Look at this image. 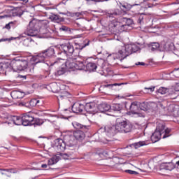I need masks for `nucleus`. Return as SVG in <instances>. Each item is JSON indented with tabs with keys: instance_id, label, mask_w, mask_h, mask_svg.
<instances>
[{
	"instance_id": "55",
	"label": "nucleus",
	"mask_w": 179,
	"mask_h": 179,
	"mask_svg": "<svg viewBox=\"0 0 179 179\" xmlns=\"http://www.w3.org/2000/svg\"><path fill=\"white\" fill-rule=\"evenodd\" d=\"M52 86H53L54 87H57V83L52 84Z\"/></svg>"
},
{
	"instance_id": "7",
	"label": "nucleus",
	"mask_w": 179,
	"mask_h": 179,
	"mask_svg": "<svg viewBox=\"0 0 179 179\" xmlns=\"http://www.w3.org/2000/svg\"><path fill=\"white\" fill-rule=\"evenodd\" d=\"M164 128V123H158L155 131L151 136V141L153 143L159 142L162 138L163 129Z\"/></svg>"
},
{
	"instance_id": "23",
	"label": "nucleus",
	"mask_w": 179,
	"mask_h": 179,
	"mask_svg": "<svg viewBox=\"0 0 179 179\" xmlns=\"http://www.w3.org/2000/svg\"><path fill=\"white\" fill-rule=\"evenodd\" d=\"M72 125L75 129H83V131H87L89 129V126H84L78 122H73Z\"/></svg>"
},
{
	"instance_id": "27",
	"label": "nucleus",
	"mask_w": 179,
	"mask_h": 179,
	"mask_svg": "<svg viewBox=\"0 0 179 179\" xmlns=\"http://www.w3.org/2000/svg\"><path fill=\"white\" fill-rule=\"evenodd\" d=\"M138 106L140 109L143 110V111H148V110H149V107H150V106L149 105V103L148 102H142V103L138 102Z\"/></svg>"
},
{
	"instance_id": "29",
	"label": "nucleus",
	"mask_w": 179,
	"mask_h": 179,
	"mask_svg": "<svg viewBox=\"0 0 179 179\" xmlns=\"http://www.w3.org/2000/svg\"><path fill=\"white\" fill-rule=\"evenodd\" d=\"M29 104L30 107H36V106H41V103H40V100L37 99H32L29 101Z\"/></svg>"
},
{
	"instance_id": "30",
	"label": "nucleus",
	"mask_w": 179,
	"mask_h": 179,
	"mask_svg": "<svg viewBox=\"0 0 179 179\" xmlns=\"http://www.w3.org/2000/svg\"><path fill=\"white\" fill-rule=\"evenodd\" d=\"M10 64L8 62L5 63V62H0V73L1 72H5L6 69H8L10 66Z\"/></svg>"
},
{
	"instance_id": "3",
	"label": "nucleus",
	"mask_w": 179,
	"mask_h": 179,
	"mask_svg": "<svg viewBox=\"0 0 179 179\" xmlns=\"http://www.w3.org/2000/svg\"><path fill=\"white\" fill-rule=\"evenodd\" d=\"M78 57H73V56L69 57L64 65L66 66V69H67V71H82V69H85V64L83 62L78 60Z\"/></svg>"
},
{
	"instance_id": "46",
	"label": "nucleus",
	"mask_w": 179,
	"mask_h": 179,
	"mask_svg": "<svg viewBox=\"0 0 179 179\" xmlns=\"http://www.w3.org/2000/svg\"><path fill=\"white\" fill-rule=\"evenodd\" d=\"M125 173H128L129 174H131V175H134V176H136V174H138L137 171H132V170H126Z\"/></svg>"
},
{
	"instance_id": "39",
	"label": "nucleus",
	"mask_w": 179,
	"mask_h": 179,
	"mask_svg": "<svg viewBox=\"0 0 179 179\" xmlns=\"http://www.w3.org/2000/svg\"><path fill=\"white\" fill-rule=\"evenodd\" d=\"M38 34V31H37V29H34V31L33 29H29L28 32L29 36H30L31 37H36Z\"/></svg>"
},
{
	"instance_id": "22",
	"label": "nucleus",
	"mask_w": 179,
	"mask_h": 179,
	"mask_svg": "<svg viewBox=\"0 0 179 179\" xmlns=\"http://www.w3.org/2000/svg\"><path fill=\"white\" fill-rule=\"evenodd\" d=\"M98 109L101 113H106V111H110V110H111V106L106 103H103L99 105Z\"/></svg>"
},
{
	"instance_id": "18",
	"label": "nucleus",
	"mask_w": 179,
	"mask_h": 179,
	"mask_svg": "<svg viewBox=\"0 0 179 179\" xmlns=\"http://www.w3.org/2000/svg\"><path fill=\"white\" fill-rule=\"evenodd\" d=\"M73 137L76 141H79L80 142L85 139V135L83 131L78 130L73 132Z\"/></svg>"
},
{
	"instance_id": "33",
	"label": "nucleus",
	"mask_w": 179,
	"mask_h": 179,
	"mask_svg": "<svg viewBox=\"0 0 179 179\" xmlns=\"http://www.w3.org/2000/svg\"><path fill=\"white\" fill-rule=\"evenodd\" d=\"M59 161V158H58L57 156H55L48 160V165L52 166L54 164H56V163H58Z\"/></svg>"
},
{
	"instance_id": "37",
	"label": "nucleus",
	"mask_w": 179,
	"mask_h": 179,
	"mask_svg": "<svg viewBox=\"0 0 179 179\" xmlns=\"http://www.w3.org/2000/svg\"><path fill=\"white\" fill-rule=\"evenodd\" d=\"M66 70H68L66 66H62V67L57 71V75H59V76L64 75V73L66 72Z\"/></svg>"
},
{
	"instance_id": "41",
	"label": "nucleus",
	"mask_w": 179,
	"mask_h": 179,
	"mask_svg": "<svg viewBox=\"0 0 179 179\" xmlns=\"http://www.w3.org/2000/svg\"><path fill=\"white\" fill-rule=\"evenodd\" d=\"M145 141H139L134 144V148L136 149H138V148H141V146H145Z\"/></svg>"
},
{
	"instance_id": "11",
	"label": "nucleus",
	"mask_w": 179,
	"mask_h": 179,
	"mask_svg": "<svg viewBox=\"0 0 179 179\" xmlns=\"http://www.w3.org/2000/svg\"><path fill=\"white\" fill-rule=\"evenodd\" d=\"M13 68L17 69V71H23V69H26L27 68V62H13L12 63Z\"/></svg>"
},
{
	"instance_id": "8",
	"label": "nucleus",
	"mask_w": 179,
	"mask_h": 179,
	"mask_svg": "<svg viewBox=\"0 0 179 179\" xmlns=\"http://www.w3.org/2000/svg\"><path fill=\"white\" fill-rule=\"evenodd\" d=\"M105 132L108 136H115L116 134H118V130L117 129V122L115 125H106L104 128Z\"/></svg>"
},
{
	"instance_id": "45",
	"label": "nucleus",
	"mask_w": 179,
	"mask_h": 179,
	"mask_svg": "<svg viewBox=\"0 0 179 179\" xmlns=\"http://www.w3.org/2000/svg\"><path fill=\"white\" fill-rule=\"evenodd\" d=\"M23 45H24L25 47H29V45H30V39H24L23 41Z\"/></svg>"
},
{
	"instance_id": "57",
	"label": "nucleus",
	"mask_w": 179,
	"mask_h": 179,
	"mask_svg": "<svg viewBox=\"0 0 179 179\" xmlns=\"http://www.w3.org/2000/svg\"><path fill=\"white\" fill-rule=\"evenodd\" d=\"M176 164H177V166H179V160L176 162Z\"/></svg>"
},
{
	"instance_id": "54",
	"label": "nucleus",
	"mask_w": 179,
	"mask_h": 179,
	"mask_svg": "<svg viewBox=\"0 0 179 179\" xmlns=\"http://www.w3.org/2000/svg\"><path fill=\"white\" fill-rule=\"evenodd\" d=\"M41 167L42 169H47V164H42Z\"/></svg>"
},
{
	"instance_id": "43",
	"label": "nucleus",
	"mask_w": 179,
	"mask_h": 179,
	"mask_svg": "<svg viewBox=\"0 0 179 179\" xmlns=\"http://www.w3.org/2000/svg\"><path fill=\"white\" fill-rule=\"evenodd\" d=\"M176 91L174 90V87H172L171 88H168V92L166 94H169V96H173V94H176Z\"/></svg>"
},
{
	"instance_id": "2",
	"label": "nucleus",
	"mask_w": 179,
	"mask_h": 179,
	"mask_svg": "<svg viewBox=\"0 0 179 179\" xmlns=\"http://www.w3.org/2000/svg\"><path fill=\"white\" fill-rule=\"evenodd\" d=\"M76 47L74 48L71 43H67L65 45H62L60 48V52L57 54L61 55V54H64V55H73V57H79V52L81 50H83L85 47L89 45V43L84 45H80L79 43H75Z\"/></svg>"
},
{
	"instance_id": "32",
	"label": "nucleus",
	"mask_w": 179,
	"mask_h": 179,
	"mask_svg": "<svg viewBox=\"0 0 179 179\" xmlns=\"http://www.w3.org/2000/svg\"><path fill=\"white\" fill-rule=\"evenodd\" d=\"M1 174L4 176H9V174L12 173H15V169H0Z\"/></svg>"
},
{
	"instance_id": "60",
	"label": "nucleus",
	"mask_w": 179,
	"mask_h": 179,
	"mask_svg": "<svg viewBox=\"0 0 179 179\" xmlns=\"http://www.w3.org/2000/svg\"><path fill=\"white\" fill-rule=\"evenodd\" d=\"M145 1H149V0H145Z\"/></svg>"
},
{
	"instance_id": "50",
	"label": "nucleus",
	"mask_w": 179,
	"mask_h": 179,
	"mask_svg": "<svg viewBox=\"0 0 179 179\" xmlns=\"http://www.w3.org/2000/svg\"><path fill=\"white\" fill-rule=\"evenodd\" d=\"M169 45H170V44L169 43H166L164 45V48H165V50H166V51H169V50H170V48H167V47H169Z\"/></svg>"
},
{
	"instance_id": "31",
	"label": "nucleus",
	"mask_w": 179,
	"mask_h": 179,
	"mask_svg": "<svg viewBox=\"0 0 179 179\" xmlns=\"http://www.w3.org/2000/svg\"><path fill=\"white\" fill-rule=\"evenodd\" d=\"M110 108H112L113 111H121V110L123 108V106L121 103H113Z\"/></svg>"
},
{
	"instance_id": "5",
	"label": "nucleus",
	"mask_w": 179,
	"mask_h": 179,
	"mask_svg": "<svg viewBox=\"0 0 179 179\" xmlns=\"http://www.w3.org/2000/svg\"><path fill=\"white\" fill-rule=\"evenodd\" d=\"M116 128L119 132L122 134H129V132L132 131V124L129 122L128 120H124L121 118H118L116 120Z\"/></svg>"
},
{
	"instance_id": "28",
	"label": "nucleus",
	"mask_w": 179,
	"mask_h": 179,
	"mask_svg": "<svg viewBox=\"0 0 179 179\" xmlns=\"http://www.w3.org/2000/svg\"><path fill=\"white\" fill-rule=\"evenodd\" d=\"M171 131V129H166V125L164 124V129L163 131H162V134L163 135V139H166V138H169L170 136V132Z\"/></svg>"
},
{
	"instance_id": "35",
	"label": "nucleus",
	"mask_w": 179,
	"mask_h": 179,
	"mask_svg": "<svg viewBox=\"0 0 179 179\" xmlns=\"http://www.w3.org/2000/svg\"><path fill=\"white\" fill-rule=\"evenodd\" d=\"M169 92V88H166L164 87H160L157 90V94H167V92Z\"/></svg>"
},
{
	"instance_id": "14",
	"label": "nucleus",
	"mask_w": 179,
	"mask_h": 179,
	"mask_svg": "<svg viewBox=\"0 0 179 179\" xmlns=\"http://www.w3.org/2000/svg\"><path fill=\"white\" fill-rule=\"evenodd\" d=\"M174 169H176V164L173 162L162 163L159 166V170H169V171H171L172 170H174Z\"/></svg>"
},
{
	"instance_id": "53",
	"label": "nucleus",
	"mask_w": 179,
	"mask_h": 179,
	"mask_svg": "<svg viewBox=\"0 0 179 179\" xmlns=\"http://www.w3.org/2000/svg\"><path fill=\"white\" fill-rule=\"evenodd\" d=\"M7 17H8V15H0V20L1 19H5Z\"/></svg>"
},
{
	"instance_id": "47",
	"label": "nucleus",
	"mask_w": 179,
	"mask_h": 179,
	"mask_svg": "<svg viewBox=\"0 0 179 179\" xmlns=\"http://www.w3.org/2000/svg\"><path fill=\"white\" fill-rule=\"evenodd\" d=\"M173 87L175 92H179V83H177ZM178 96H179V94Z\"/></svg>"
},
{
	"instance_id": "16",
	"label": "nucleus",
	"mask_w": 179,
	"mask_h": 179,
	"mask_svg": "<svg viewBox=\"0 0 179 179\" xmlns=\"http://www.w3.org/2000/svg\"><path fill=\"white\" fill-rule=\"evenodd\" d=\"M114 86H120V84L115 83V84L102 85L99 87V92H101V93H107V92H108V89H113Z\"/></svg>"
},
{
	"instance_id": "19",
	"label": "nucleus",
	"mask_w": 179,
	"mask_h": 179,
	"mask_svg": "<svg viewBox=\"0 0 179 179\" xmlns=\"http://www.w3.org/2000/svg\"><path fill=\"white\" fill-rule=\"evenodd\" d=\"M10 96L14 100L23 99L24 97V92H22L20 91H13L10 93Z\"/></svg>"
},
{
	"instance_id": "20",
	"label": "nucleus",
	"mask_w": 179,
	"mask_h": 179,
	"mask_svg": "<svg viewBox=\"0 0 179 179\" xmlns=\"http://www.w3.org/2000/svg\"><path fill=\"white\" fill-rule=\"evenodd\" d=\"M73 153H75V150H72V152H68L66 154L62 152H59L57 154L59 156H61L62 159H75V156H73Z\"/></svg>"
},
{
	"instance_id": "42",
	"label": "nucleus",
	"mask_w": 179,
	"mask_h": 179,
	"mask_svg": "<svg viewBox=\"0 0 179 179\" xmlns=\"http://www.w3.org/2000/svg\"><path fill=\"white\" fill-rule=\"evenodd\" d=\"M50 19H51L52 22H59V16L57 15H50Z\"/></svg>"
},
{
	"instance_id": "1",
	"label": "nucleus",
	"mask_w": 179,
	"mask_h": 179,
	"mask_svg": "<svg viewBox=\"0 0 179 179\" xmlns=\"http://www.w3.org/2000/svg\"><path fill=\"white\" fill-rule=\"evenodd\" d=\"M73 136L71 133H67L64 136V140L61 138H57L55 140V149L57 152V155L65 152L66 149V145L69 148H72L71 150H75L76 145L73 143Z\"/></svg>"
},
{
	"instance_id": "25",
	"label": "nucleus",
	"mask_w": 179,
	"mask_h": 179,
	"mask_svg": "<svg viewBox=\"0 0 179 179\" xmlns=\"http://www.w3.org/2000/svg\"><path fill=\"white\" fill-rule=\"evenodd\" d=\"M12 121L15 125H23V118L22 116H13L12 117Z\"/></svg>"
},
{
	"instance_id": "10",
	"label": "nucleus",
	"mask_w": 179,
	"mask_h": 179,
	"mask_svg": "<svg viewBox=\"0 0 179 179\" xmlns=\"http://www.w3.org/2000/svg\"><path fill=\"white\" fill-rule=\"evenodd\" d=\"M71 110L73 113H75L76 114H79L80 113L85 114V105L79 102H76L72 106Z\"/></svg>"
},
{
	"instance_id": "36",
	"label": "nucleus",
	"mask_w": 179,
	"mask_h": 179,
	"mask_svg": "<svg viewBox=\"0 0 179 179\" xmlns=\"http://www.w3.org/2000/svg\"><path fill=\"white\" fill-rule=\"evenodd\" d=\"M13 16H22L23 15V11L20 8H17L15 10H13L12 11Z\"/></svg>"
},
{
	"instance_id": "59",
	"label": "nucleus",
	"mask_w": 179,
	"mask_h": 179,
	"mask_svg": "<svg viewBox=\"0 0 179 179\" xmlns=\"http://www.w3.org/2000/svg\"><path fill=\"white\" fill-rule=\"evenodd\" d=\"M176 97H177V96L173 97L172 99H176Z\"/></svg>"
},
{
	"instance_id": "51",
	"label": "nucleus",
	"mask_w": 179,
	"mask_h": 179,
	"mask_svg": "<svg viewBox=\"0 0 179 179\" xmlns=\"http://www.w3.org/2000/svg\"><path fill=\"white\" fill-rule=\"evenodd\" d=\"M136 65H141L143 66L146 65V64H145L144 62H138L136 63Z\"/></svg>"
},
{
	"instance_id": "61",
	"label": "nucleus",
	"mask_w": 179,
	"mask_h": 179,
	"mask_svg": "<svg viewBox=\"0 0 179 179\" xmlns=\"http://www.w3.org/2000/svg\"><path fill=\"white\" fill-rule=\"evenodd\" d=\"M154 1H156V0H154Z\"/></svg>"
},
{
	"instance_id": "12",
	"label": "nucleus",
	"mask_w": 179,
	"mask_h": 179,
	"mask_svg": "<svg viewBox=\"0 0 179 179\" xmlns=\"http://www.w3.org/2000/svg\"><path fill=\"white\" fill-rule=\"evenodd\" d=\"M85 113H90V114H93L96 113V103L94 102H90L84 106Z\"/></svg>"
},
{
	"instance_id": "34",
	"label": "nucleus",
	"mask_w": 179,
	"mask_h": 179,
	"mask_svg": "<svg viewBox=\"0 0 179 179\" xmlns=\"http://www.w3.org/2000/svg\"><path fill=\"white\" fill-rule=\"evenodd\" d=\"M160 47V44L159 43H152L149 45V48L151 51H156V50H159Z\"/></svg>"
},
{
	"instance_id": "9",
	"label": "nucleus",
	"mask_w": 179,
	"mask_h": 179,
	"mask_svg": "<svg viewBox=\"0 0 179 179\" xmlns=\"http://www.w3.org/2000/svg\"><path fill=\"white\" fill-rule=\"evenodd\" d=\"M33 113H24L22 115V122L24 127H27L28 125H31V122L34 121V117L32 115Z\"/></svg>"
},
{
	"instance_id": "15",
	"label": "nucleus",
	"mask_w": 179,
	"mask_h": 179,
	"mask_svg": "<svg viewBox=\"0 0 179 179\" xmlns=\"http://www.w3.org/2000/svg\"><path fill=\"white\" fill-rule=\"evenodd\" d=\"M70 96H71V94H69V92H68V91L61 90L59 93V95L57 96V100H58V101L68 100V99H69Z\"/></svg>"
},
{
	"instance_id": "56",
	"label": "nucleus",
	"mask_w": 179,
	"mask_h": 179,
	"mask_svg": "<svg viewBox=\"0 0 179 179\" xmlns=\"http://www.w3.org/2000/svg\"><path fill=\"white\" fill-rule=\"evenodd\" d=\"M62 30H64V31L66 30V27H63Z\"/></svg>"
},
{
	"instance_id": "21",
	"label": "nucleus",
	"mask_w": 179,
	"mask_h": 179,
	"mask_svg": "<svg viewBox=\"0 0 179 179\" xmlns=\"http://www.w3.org/2000/svg\"><path fill=\"white\" fill-rule=\"evenodd\" d=\"M129 110L133 114H136V113H138V110H139V102L138 101L131 102L129 107Z\"/></svg>"
},
{
	"instance_id": "38",
	"label": "nucleus",
	"mask_w": 179,
	"mask_h": 179,
	"mask_svg": "<svg viewBox=\"0 0 179 179\" xmlns=\"http://www.w3.org/2000/svg\"><path fill=\"white\" fill-rule=\"evenodd\" d=\"M16 24V21L10 22L8 24H6L4 27V29H6L7 30H10L11 27H15V25Z\"/></svg>"
},
{
	"instance_id": "44",
	"label": "nucleus",
	"mask_w": 179,
	"mask_h": 179,
	"mask_svg": "<svg viewBox=\"0 0 179 179\" xmlns=\"http://www.w3.org/2000/svg\"><path fill=\"white\" fill-rule=\"evenodd\" d=\"M68 15L69 16H71L72 17H73L74 16H77L79 17L80 16V13H71V12H68Z\"/></svg>"
},
{
	"instance_id": "17",
	"label": "nucleus",
	"mask_w": 179,
	"mask_h": 179,
	"mask_svg": "<svg viewBox=\"0 0 179 179\" xmlns=\"http://www.w3.org/2000/svg\"><path fill=\"white\" fill-rule=\"evenodd\" d=\"M45 58H51L55 55V49L52 47H49L48 49L42 51Z\"/></svg>"
},
{
	"instance_id": "4",
	"label": "nucleus",
	"mask_w": 179,
	"mask_h": 179,
	"mask_svg": "<svg viewBox=\"0 0 179 179\" xmlns=\"http://www.w3.org/2000/svg\"><path fill=\"white\" fill-rule=\"evenodd\" d=\"M139 50V48L136 45H126L122 47V49L118 51L119 58L120 61L125 59L127 57L131 55L133 52H136Z\"/></svg>"
},
{
	"instance_id": "24",
	"label": "nucleus",
	"mask_w": 179,
	"mask_h": 179,
	"mask_svg": "<svg viewBox=\"0 0 179 179\" xmlns=\"http://www.w3.org/2000/svg\"><path fill=\"white\" fill-rule=\"evenodd\" d=\"M65 59L62 58L57 59L54 62L50 63V66H64V64H65Z\"/></svg>"
},
{
	"instance_id": "26",
	"label": "nucleus",
	"mask_w": 179,
	"mask_h": 179,
	"mask_svg": "<svg viewBox=\"0 0 179 179\" xmlns=\"http://www.w3.org/2000/svg\"><path fill=\"white\" fill-rule=\"evenodd\" d=\"M86 69L89 72H94L97 69V64L96 63L90 62L86 65Z\"/></svg>"
},
{
	"instance_id": "6",
	"label": "nucleus",
	"mask_w": 179,
	"mask_h": 179,
	"mask_svg": "<svg viewBox=\"0 0 179 179\" xmlns=\"http://www.w3.org/2000/svg\"><path fill=\"white\" fill-rule=\"evenodd\" d=\"M138 4H134L133 6L124 4L120 6V10L119 9H115L112 11H109L108 15L109 17H114V16H120V15H125L126 12H128L131 8L133 6H136Z\"/></svg>"
},
{
	"instance_id": "58",
	"label": "nucleus",
	"mask_w": 179,
	"mask_h": 179,
	"mask_svg": "<svg viewBox=\"0 0 179 179\" xmlns=\"http://www.w3.org/2000/svg\"><path fill=\"white\" fill-rule=\"evenodd\" d=\"M31 24H33V22H29V26H31Z\"/></svg>"
},
{
	"instance_id": "48",
	"label": "nucleus",
	"mask_w": 179,
	"mask_h": 179,
	"mask_svg": "<svg viewBox=\"0 0 179 179\" xmlns=\"http://www.w3.org/2000/svg\"><path fill=\"white\" fill-rule=\"evenodd\" d=\"M2 41H12V40H16V38L15 37H10V38H3L1 39Z\"/></svg>"
},
{
	"instance_id": "52",
	"label": "nucleus",
	"mask_w": 179,
	"mask_h": 179,
	"mask_svg": "<svg viewBox=\"0 0 179 179\" xmlns=\"http://www.w3.org/2000/svg\"><path fill=\"white\" fill-rule=\"evenodd\" d=\"M95 2H104L107 0H94Z\"/></svg>"
},
{
	"instance_id": "40",
	"label": "nucleus",
	"mask_w": 179,
	"mask_h": 179,
	"mask_svg": "<svg viewBox=\"0 0 179 179\" xmlns=\"http://www.w3.org/2000/svg\"><path fill=\"white\" fill-rule=\"evenodd\" d=\"M145 18H146V15H145V14L139 15L138 23H139V24H143V19H145Z\"/></svg>"
},
{
	"instance_id": "13",
	"label": "nucleus",
	"mask_w": 179,
	"mask_h": 179,
	"mask_svg": "<svg viewBox=\"0 0 179 179\" xmlns=\"http://www.w3.org/2000/svg\"><path fill=\"white\" fill-rule=\"evenodd\" d=\"M45 59H47V58L45 57L43 51L39 52L38 55H36L32 58V60L34 61V64H38L40 62H45Z\"/></svg>"
},
{
	"instance_id": "49",
	"label": "nucleus",
	"mask_w": 179,
	"mask_h": 179,
	"mask_svg": "<svg viewBox=\"0 0 179 179\" xmlns=\"http://www.w3.org/2000/svg\"><path fill=\"white\" fill-rule=\"evenodd\" d=\"M155 87H145L144 90H150L151 92V93H152V92H155Z\"/></svg>"
}]
</instances>
